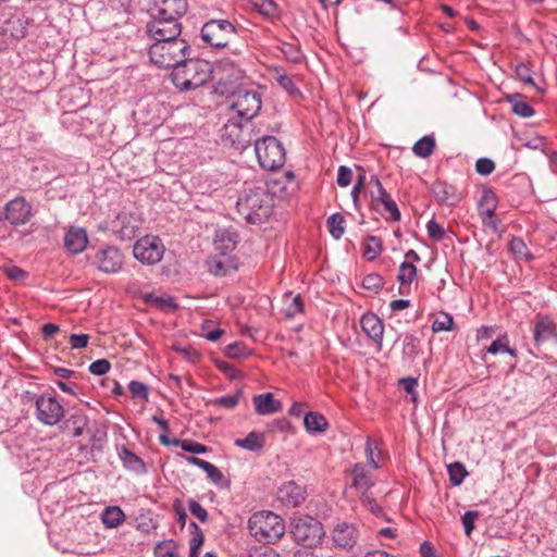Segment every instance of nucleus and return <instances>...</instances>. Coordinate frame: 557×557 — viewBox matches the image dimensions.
Returning <instances> with one entry per match:
<instances>
[{
    "label": "nucleus",
    "mask_w": 557,
    "mask_h": 557,
    "mask_svg": "<svg viewBox=\"0 0 557 557\" xmlns=\"http://www.w3.org/2000/svg\"><path fill=\"white\" fill-rule=\"evenodd\" d=\"M274 207L273 196L263 187L248 189L237 202V212L250 224H260L268 220Z\"/></svg>",
    "instance_id": "nucleus-1"
},
{
    "label": "nucleus",
    "mask_w": 557,
    "mask_h": 557,
    "mask_svg": "<svg viewBox=\"0 0 557 557\" xmlns=\"http://www.w3.org/2000/svg\"><path fill=\"white\" fill-rule=\"evenodd\" d=\"M189 53L190 46L181 37L153 40L148 50L150 62L160 69L176 66L185 61Z\"/></svg>",
    "instance_id": "nucleus-2"
},
{
    "label": "nucleus",
    "mask_w": 557,
    "mask_h": 557,
    "mask_svg": "<svg viewBox=\"0 0 557 557\" xmlns=\"http://www.w3.org/2000/svg\"><path fill=\"white\" fill-rule=\"evenodd\" d=\"M173 84L180 90L196 89L210 78L209 64L200 59H189L173 67L171 73Z\"/></svg>",
    "instance_id": "nucleus-3"
},
{
    "label": "nucleus",
    "mask_w": 557,
    "mask_h": 557,
    "mask_svg": "<svg viewBox=\"0 0 557 557\" xmlns=\"http://www.w3.org/2000/svg\"><path fill=\"white\" fill-rule=\"evenodd\" d=\"M248 529L258 541L272 543L284 535L285 523L278 515L272 511H260L249 518Z\"/></svg>",
    "instance_id": "nucleus-4"
},
{
    "label": "nucleus",
    "mask_w": 557,
    "mask_h": 557,
    "mask_svg": "<svg viewBox=\"0 0 557 557\" xmlns=\"http://www.w3.org/2000/svg\"><path fill=\"white\" fill-rule=\"evenodd\" d=\"M255 151L260 166L267 171L278 170L285 164V148L274 136L267 135L255 139Z\"/></svg>",
    "instance_id": "nucleus-5"
},
{
    "label": "nucleus",
    "mask_w": 557,
    "mask_h": 557,
    "mask_svg": "<svg viewBox=\"0 0 557 557\" xmlns=\"http://www.w3.org/2000/svg\"><path fill=\"white\" fill-rule=\"evenodd\" d=\"M290 534L294 541L306 547L317 546L324 535L322 523L310 516L295 517Z\"/></svg>",
    "instance_id": "nucleus-6"
},
{
    "label": "nucleus",
    "mask_w": 557,
    "mask_h": 557,
    "mask_svg": "<svg viewBox=\"0 0 557 557\" xmlns=\"http://www.w3.org/2000/svg\"><path fill=\"white\" fill-rule=\"evenodd\" d=\"M236 26L227 20H210L201 27V38L212 48H226L236 37Z\"/></svg>",
    "instance_id": "nucleus-7"
},
{
    "label": "nucleus",
    "mask_w": 557,
    "mask_h": 557,
    "mask_svg": "<svg viewBox=\"0 0 557 557\" xmlns=\"http://www.w3.org/2000/svg\"><path fill=\"white\" fill-rule=\"evenodd\" d=\"M231 109L246 122L255 117L261 109V95L255 90L238 89L232 92Z\"/></svg>",
    "instance_id": "nucleus-8"
},
{
    "label": "nucleus",
    "mask_w": 557,
    "mask_h": 557,
    "mask_svg": "<svg viewBox=\"0 0 557 557\" xmlns=\"http://www.w3.org/2000/svg\"><path fill=\"white\" fill-rule=\"evenodd\" d=\"M29 400L35 399L36 417L45 425H55L64 417V409L57 397L51 395H39L30 397L27 393L26 396Z\"/></svg>",
    "instance_id": "nucleus-9"
},
{
    "label": "nucleus",
    "mask_w": 557,
    "mask_h": 557,
    "mask_svg": "<svg viewBox=\"0 0 557 557\" xmlns=\"http://www.w3.org/2000/svg\"><path fill=\"white\" fill-rule=\"evenodd\" d=\"M165 248L158 236L146 235L139 238L133 248L134 257L143 264L153 265L161 261Z\"/></svg>",
    "instance_id": "nucleus-10"
},
{
    "label": "nucleus",
    "mask_w": 557,
    "mask_h": 557,
    "mask_svg": "<svg viewBox=\"0 0 557 557\" xmlns=\"http://www.w3.org/2000/svg\"><path fill=\"white\" fill-rule=\"evenodd\" d=\"M181 17L174 16H151L150 21L146 25L147 35L151 40L157 39H175L181 37L182 24Z\"/></svg>",
    "instance_id": "nucleus-11"
},
{
    "label": "nucleus",
    "mask_w": 557,
    "mask_h": 557,
    "mask_svg": "<svg viewBox=\"0 0 557 557\" xmlns=\"http://www.w3.org/2000/svg\"><path fill=\"white\" fill-rule=\"evenodd\" d=\"M143 225L139 213L123 210L111 221L110 228L120 240H131L136 237Z\"/></svg>",
    "instance_id": "nucleus-12"
},
{
    "label": "nucleus",
    "mask_w": 557,
    "mask_h": 557,
    "mask_svg": "<svg viewBox=\"0 0 557 557\" xmlns=\"http://www.w3.org/2000/svg\"><path fill=\"white\" fill-rule=\"evenodd\" d=\"M123 262L124 256L122 251L111 245L100 247L92 258V265L107 274L119 272L122 269Z\"/></svg>",
    "instance_id": "nucleus-13"
},
{
    "label": "nucleus",
    "mask_w": 557,
    "mask_h": 557,
    "mask_svg": "<svg viewBox=\"0 0 557 557\" xmlns=\"http://www.w3.org/2000/svg\"><path fill=\"white\" fill-rule=\"evenodd\" d=\"M222 140L237 150H245L252 141L251 129L246 124L228 120L222 128Z\"/></svg>",
    "instance_id": "nucleus-14"
},
{
    "label": "nucleus",
    "mask_w": 557,
    "mask_h": 557,
    "mask_svg": "<svg viewBox=\"0 0 557 557\" xmlns=\"http://www.w3.org/2000/svg\"><path fill=\"white\" fill-rule=\"evenodd\" d=\"M4 215L12 225H23L33 216V209L25 198L15 197L5 205Z\"/></svg>",
    "instance_id": "nucleus-15"
},
{
    "label": "nucleus",
    "mask_w": 557,
    "mask_h": 557,
    "mask_svg": "<svg viewBox=\"0 0 557 557\" xmlns=\"http://www.w3.org/2000/svg\"><path fill=\"white\" fill-rule=\"evenodd\" d=\"M557 337V325L553 318L546 314H536L533 326V339L540 347L545 342Z\"/></svg>",
    "instance_id": "nucleus-16"
},
{
    "label": "nucleus",
    "mask_w": 557,
    "mask_h": 557,
    "mask_svg": "<svg viewBox=\"0 0 557 557\" xmlns=\"http://www.w3.org/2000/svg\"><path fill=\"white\" fill-rule=\"evenodd\" d=\"M349 473L351 476L350 487L355 488L361 497L375 484V479L364 463H355L349 470Z\"/></svg>",
    "instance_id": "nucleus-17"
},
{
    "label": "nucleus",
    "mask_w": 557,
    "mask_h": 557,
    "mask_svg": "<svg viewBox=\"0 0 557 557\" xmlns=\"http://www.w3.org/2000/svg\"><path fill=\"white\" fill-rule=\"evenodd\" d=\"M186 0H151L150 16L182 17L187 12Z\"/></svg>",
    "instance_id": "nucleus-18"
},
{
    "label": "nucleus",
    "mask_w": 557,
    "mask_h": 557,
    "mask_svg": "<svg viewBox=\"0 0 557 557\" xmlns=\"http://www.w3.org/2000/svg\"><path fill=\"white\" fill-rule=\"evenodd\" d=\"M332 539L335 546L350 549L358 542L359 531L354 524L342 522L334 528Z\"/></svg>",
    "instance_id": "nucleus-19"
},
{
    "label": "nucleus",
    "mask_w": 557,
    "mask_h": 557,
    "mask_svg": "<svg viewBox=\"0 0 557 557\" xmlns=\"http://www.w3.org/2000/svg\"><path fill=\"white\" fill-rule=\"evenodd\" d=\"M431 193L440 205L456 206L462 199L461 193L447 182L436 181L431 186Z\"/></svg>",
    "instance_id": "nucleus-20"
},
{
    "label": "nucleus",
    "mask_w": 557,
    "mask_h": 557,
    "mask_svg": "<svg viewBox=\"0 0 557 557\" xmlns=\"http://www.w3.org/2000/svg\"><path fill=\"white\" fill-rule=\"evenodd\" d=\"M360 325L363 333L377 345V350L382 348L384 324L374 313L368 312L361 317Z\"/></svg>",
    "instance_id": "nucleus-21"
},
{
    "label": "nucleus",
    "mask_w": 557,
    "mask_h": 557,
    "mask_svg": "<svg viewBox=\"0 0 557 557\" xmlns=\"http://www.w3.org/2000/svg\"><path fill=\"white\" fill-rule=\"evenodd\" d=\"M305 488L294 481L284 483L277 492L278 499L287 507H298L305 500Z\"/></svg>",
    "instance_id": "nucleus-22"
},
{
    "label": "nucleus",
    "mask_w": 557,
    "mask_h": 557,
    "mask_svg": "<svg viewBox=\"0 0 557 557\" xmlns=\"http://www.w3.org/2000/svg\"><path fill=\"white\" fill-rule=\"evenodd\" d=\"M88 245V236L84 228L72 226L65 233L64 247L72 255L83 252Z\"/></svg>",
    "instance_id": "nucleus-23"
},
{
    "label": "nucleus",
    "mask_w": 557,
    "mask_h": 557,
    "mask_svg": "<svg viewBox=\"0 0 557 557\" xmlns=\"http://www.w3.org/2000/svg\"><path fill=\"white\" fill-rule=\"evenodd\" d=\"M117 456L126 470L137 475H144L148 472L145 461L125 445L117 448Z\"/></svg>",
    "instance_id": "nucleus-24"
},
{
    "label": "nucleus",
    "mask_w": 557,
    "mask_h": 557,
    "mask_svg": "<svg viewBox=\"0 0 557 557\" xmlns=\"http://www.w3.org/2000/svg\"><path fill=\"white\" fill-rule=\"evenodd\" d=\"M213 243L215 250L221 255H227L236 248L238 234L231 228L218 230Z\"/></svg>",
    "instance_id": "nucleus-25"
},
{
    "label": "nucleus",
    "mask_w": 557,
    "mask_h": 557,
    "mask_svg": "<svg viewBox=\"0 0 557 557\" xmlns=\"http://www.w3.org/2000/svg\"><path fill=\"white\" fill-rule=\"evenodd\" d=\"M88 424V417L82 411L71 413L61 425L63 433L70 434L72 437H79Z\"/></svg>",
    "instance_id": "nucleus-26"
},
{
    "label": "nucleus",
    "mask_w": 557,
    "mask_h": 557,
    "mask_svg": "<svg viewBox=\"0 0 557 557\" xmlns=\"http://www.w3.org/2000/svg\"><path fill=\"white\" fill-rule=\"evenodd\" d=\"M256 412L258 414H272L281 410L282 404L275 399L272 393L256 395L252 399Z\"/></svg>",
    "instance_id": "nucleus-27"
},
{
    "label": "nucleus",
    "mask_w": 557,
    "mask_h": 557,
    "mask_svg": "<svg viewBox=\"0 0 557 557\" xmlns=\"http://www.w3.org/2000/svg\"><path fill=\"white\" fill-rule=\"evenodd\" d=\"M304 425L308 433H323L329 429L327 419L318 411H309L304 417Z\"/></svg>",
    "instance_id": "nucleus-28"
},
{
    "label": "nucleus",
    "mask_w": 557,
    "mask_h": 557,
    "mask_svg": "<svg viewBox=\"0 0 557 557\" xmlns=\"http://www.w3.org/2000/svg\"><path fill=\"white\" fill-rule=\"evenodd\" d=\"M234 444L246 450L259 453L265 445V436L263 433L252 431L245 438L235 440Z\"/></svg>",
    "instance_id": "nucleus-29"
},
{
    "label": "nucleus",
    "mask_w": 557,
    "mask_h": 557,
    "mask_svg": "<svg viewBox=\"0 0 557 557\" xmlns=\"http://www.w3.org/2000/svg\"><path fill=\"white\" fill-rule=\"evenodd\" d=\"M369 185L370 197L374 209H376L377 205H382L384 201L391 198V195L386 191L377 175H372L370 177Z\"/></svg>",
    "instance_id": "nucleus-30"
},
{
    "label": "nucleus",
    "mask_w": 557,
    "mask_h": 557,
    "mask_svg": "<svg viewBox=\"0 0 557 557\" xmlns=\"http://www.w3.org/2000/svg\"><path fill=\"white\" fill-rule=\"evenodd\" d=\"M417 267L412 262H403L399 265L397 281L400 284L399 292L405 294L404 288L409 287L417 276Z\"/></svg>",
    "instance_id": "nucleus-31"
},
{
    "label": "nucleus",
    "mask_w": 557,
    "mask_h": 557,
    "mask_svg": "<svg viewBox=\"0 0 557 557\" xmlns=\"http://www.w3.org/2000/svg\"><path fill=\"white\" fill-rule=\"evenodd\" d=\"M125 520V515L120 507L106 508L101 513V521L107 528H116Z\"/></svg>",
    "instance_id": "nucleus-32"
},
{
    "label": "nucleus",
    "mask_w": 557,
    "mask_h": 557,
    "mask_svg": "<svg viewBox=\"0 0 557 557\" xmlns=\"http://www.w3.org/2000/svg\"><path fill=\"white\" fill-rule=\"evenodd\" d=\"M364 453L367 456V461L373 469H379L382 467V450L379 448V444L376 441L371 437H367Z\"/></svg>",
    "instance_id": "nucleus-33"
},
{
    "label": "nucleus",
    "mask_w": 557,
    "mask_h": 557,
    "mask_svg": "<svg viewBox=\"0 0 557 557\" xmlns=\"http://www.w3.org/2000/svg\"><path fill=\"white\" fill-rule=\"evenodd\" d=\"M383 250L382 240L373 235H368L363 242V256L369 261L376 259Z\"/></svg>",
    "instance_id": "nucleus-34"
},
{
    "label": "nucleus",
    "mask_w": 557,
    "mask_h": 557,
    "mask_svg": "<svg viewBox=\"0 0 557 557\" xmlns=\"http://www.w3.org/2000/svg\"><path fill=\"white\" fill-rule=\"evenodd\" d=\"M508 102L511 103L512 112L522 117L532 116L535 111L534 109L525 101L522 100V96L520 94H513L508 96Z\"/></svg>",
    "instance_id": "nucleus-35"
},
{
    "label": "nucleus",
    "mask_w": 557,
    "mask_h": 557,
    "mask_svg": "<svg viewBox=\"0 0 557 557\" xmlns=\"http://www.w3.org/2000/svg\"><path fill=\"white\" fill-rule=\"evenodd\" d=\"M435 149V138L433 135H426L420 138L412 147V151L417 157L429 158Z\"/></svg>",
    "instance_id": "nucleus-36"
},
{
    "label": "nucleus",
    "mask_w": 557,
    "mask_h": 557,
    "mask_svg": "<svg viewBox=\"0 0 557 557\" xmlns=\"http://www.w3.org/2000/svg\"><path fill=\"white\" fill-rule=\"evenodd\" d=\"M486 351L496 355L498 352H506L511 357H517V350L509 347L508 335L503 334L498 336L492 344L486 348Z\"/></svg>",
    "instance_id": "nucleus-37"
},
{
    "label": "nucleus",
    "mask_w": 557,
    "mask_h": 557,
    "mask_svg": "<svg viewBox=\"0 0 557 557\" xmlns=\"http://www.w3.org/2000/svg\"><path fill=\"white\" fill-rule=\"evenodd\" d=\"M344 225L345 218L341 213H333L326 220L327 230L335 239H339L344 235Z\"/></svg>",
    "instance_id": "nucleus-38"
},
{
    "label": "nucleus",
    "mask_w": 557,
    "mask_h": 557,
    "mask_svg": "<svg viewBox=\"0 0 557 557\" xmlns=\"http://www.w3.org/2000/svg\"><path fill=\"white\" fill-rule=\"evenodd\" d=\"M191 539L189 543V557H198L199 548L203 543V533L196 522H190Z\"/></svg>",
    "instance_id": "nucleus-39"
},
{
    "label": "nucleus",
    "mask_w": 557,
    "mask_h": 557,
    "mask_svg": "<svg viewBox=\"0 0 557 557\" xmlns=\"http://www.w3.org/2000/svg\"><path fill=\"white\" fill-rule=\"evenodd\" d=\"M447 471L450 484L453 486L460 485L463 482L465 478L468 475L466 467L463 466V463L459 461L448 465Z\"/></svg>",
    "instance_id": "nucleus-40"
},
{
    "label": "nucleus",
    "mask_w": 557,
    "mask_h": 557,
    "mask_svg": "<svg viewBox=\"0 0 557 557\" xmlns=\"http://www.w3.org/2000/svg\"><path fill=\"white\" fill-rule=\"evenodd\" d=\"M455 329V322L453 315L447 312H440L432 323V331L434 333L443 331H453Z\"/></svg>",
    "instance_id": "nucleus-41"
},
{
    "label": "nucleus",
    "mask_w": 557,
    "mask_h": 557,
    "mask_svg": "<svg viewBox=\"0 0 557 557\" xmlns=\"http://www.w3.org/2000/svg\"><path fill=\"white\" fill-rule=\"evenodd\" d=\"M276 83L283 88L288 95L293 97L301 96L299 88L294 83L293 78L285 72L276 71Z\"/></svg>",
    "instance_id": "nucleus-42"
},
{
    "label": "nucleus",
    "mask_w": 557,
    "mask_h": 557,
    "mask_svg": "<svg viewBox=\"0 0 557 557\" xmlns=\"http://www.w3.org/2000/svg\"><path fill=\"white\" fill-rule=\"evenodd\" d=\"M510 251L519 259L531 260L532 255L522 238L513 236L509 242Z\"/></svg>",
    "instance_id": "nucleus-43"
},
{
    "label": "nucleus",
    "mask_w": 557,
    "mask_h": 557,
    "mask_svg": "<svg viewBox=\"0 0 557 557\" xmlns=\"http://www.w3.org/2000/svg\"><path fill=\"white\" fill-rule=\"evenodd\" d=\"M172 445L180 446L184 451L191 454H205L208 451L207 446L193 440L180 441L177 438H173Z\"/></svg>",
    "instance_id": "nucleus-44"
},
{
    "label": "nucleus",
    "mask_w": 557,
    "mask_h": 557,
    "mask_svg": "<svg viewBox=\"0 0 557 557\" xmlns=\"http://www.w3.org/2000/svg\"><path fill=\"white\" fill-rule=\"evenodd\" d=\"M153 552L156 557H176L177 545L173 540H165L159 542Z\"/></svg>",
    "instance_id": "nucleus-45"
},
{
    "label": "nucleus",
    "mask_w": 557,
    "mask_h": 557,
    "mask_svg": "<svg viewBox=\"0 0 557 557\" xmlns=\"http://www.w3.org/2000/svg\"><path fill=\"white\" fill-rule=\"evenodd\" d=\"M285 301H289L285 308V315L287 318H293L304 311V301L300 295L292 296V294H286Z\"/></svg>",
    "instance_id": "nucleus-46"
},
{
    "label": "nucleus",
    "mask_w": 557,
    "mask_h": 557,
    "mask_svg": "<svg viewBox=\"0 0 557 557\" xmlns=\"http://www.w3.org/2000/svg\"><path fill=\"white\" fill-rule=\"evenodd\" d=\"M384 286V278L377 273H370L362 280V287L372 293H379Z\"/></svg>",
    "instance_id": "nucleus-47"
},
{
    "label": "nucleus",
    "mask_w": 557,
    "mask_h": 557,
    "mask_svg": "<svg viewBox=\"0 0 557 557\" xmlns=\"http://www.w3.org/2000/svg\"><path fill=\"white\" fill-rule=\"evenodd\" d=\"M420 341L417 336L409 334L404 338V347L403 354L408 359H414V357L419 354Z\"/></svg>",
    "instance_id": "nucleus-48"
},
{
    "label": "nucleus",
    "mask_w": 557,
    "mask_h": 557,
    "mask_svg": "<svg viewBox=\"0 0 557 557\" xmlns=\"http://www.w3.org/2000/svg\"><path fill=\"white\" fill-rule=\"evenodd\" d=\"M281 51L293 63H299L304 58L299 46L294 42H283Z\"/></svg>",
    "instance_id": "nucleus-49"
},
{
    "label": "nucleus",
    "mask_w": 557,
    "mask_h": 557,
    "mask_svg": "<svg viewBox=\"0 0 557 557\" xmlns=\"http://www.w3.org/2000/svg\"><path fill=\"white\" fill-rule=\"evenodd\" d=\"M258 11L267 17H276L280 14L277 4L273 0H258L256 2Z\"/></svg>",
    "instance_id": "nucleus-50"
},
{
    "label": "nucleus",
    "mask_w": 557,
    "mask_h": 557,
    "mask_svg": "<svg viewBox=\"0 0 557 557\" xmlns=\"http://www.w3.org/2000/svg\"><path fill=\"white\" fill-rule=\"evenodd\" d=\"M202 470L214 484L222 485L225 482V478L222 471L211 462L206 460Z\"/></svg>",
    "instance_id": "nucleus-51"
},
{
    "label": "nucleus",
    "mask_w": 557,
    "mask_h": 557,
    "mask_svg": "<svg viewBox=\"0 0 557 557\" xmlns=\"http://www.w3.org/2000/svg\"><path fill=\"white\" fill-rule=\"evenodd\" d=\"M225 355L230 358H240L250 355V351L244 343L235 342L225 347Z\"/></svg>",
    "instance_id": "nucleus-52"
},
{
    "label": "nucleus",
    "mask_w": 557,
    "mask_h": 557,
    "mask_svg": "<svg viewBox=\"0 0 557 557\" xmlns=\"http://www.w3.org/2000/svg\"><path fill=\"white\" fill-rule=\"evenodd\" d=\"M428 235L434 242H441L445 237L444 227L437 223L435 220H430L426 224Z\"/></svg>",
    "instance_id": "nucleus-53"
},
{
    "label": "nucleus",
    "mask_w": 557,
    "mask_h": 557,
    "mask_svg": "<svg viewBox=\"0 0 557 557\" xmlns=\"http://www.w3.org/2000/svg\"><path fill=\"white\" fill-rule=\"evenodd\" d=\"M147 300L150 301L152 305H154L157 308L165 310H174L176 309V304L172 297H158L148 295Z\"/></svg>",
    "instance_id": "nucleus-54"
},
{
    "label": "nucleus",
    "mask_w": 557,
    "mask_h": 557,
    "mask_svg": "<svg viewBox=\"0 0 557 557\" xmlns=\"http://www.w3.org/2000/svg\"><path fill=\"white\" fill-rule=\"evenodd\" d=\"M479 208H497V196L491 188L483 189Z\"/></svg>",
    "instance_id": "nucleus-55"
},
{
    "label": "nucleus",
    "mask_w": 557,
    "mask_h": 557,
    "mask_svg": "<svg viewBox=\"0 0 557 557\" xmlns=\"http://www.w3.org/2000/svg\"><path fill=\"white\" fill-rule=\"evenodd\" d=\"M239 392L235 395L221 396L212 401V405L224 407L226 409H233L238 405Z\"/></svg>",
    "instance_id": "nucleus-56"
},
{
    "label": "nucleus",
    "mask_w": 557,
    "mask_h": 557,
    "mask_svg": "<svg viewBox=\"0 0 557 557\" xmlns=\"http://www.w3.org/2000/svg\"><path fill=\"white\" fill-rule=\"evenodd\" d=\"M128 391L135 398L147 399L149 395L147 385L139 381H132L128 384Z\"/></svg>",
    "instance_id": "nucleus-57"
},
{
    "label": "nucleus",
    "mask_w": 557,
    "mask_h": 557,
    "mask_svg": "<svg viewBox=\"0 0 557 557\" xmlns=\"http://www.w3.org/2000/svg\"><path fill=\"white\" fill-rule=\"evenodd\" d=\"M188 508L193 516H195L200 522L205 523L208 521V511L195 499L188 500Z\"/></svg>",
    "instance_id": "nucleus-58"
},
{
    "label": "nucleus",
    "mask_w": 557,
    "mask_h": 557,
    "mask_svg": "<svg viewBox=\"0 0 557 557\" xmlns=\"http://www.w3.org/2000/svg\"><path fill=\"white\" fill-rule=\"evenodd\" d=\"M111 369V363L107 359H98L89 364V372L94 375H103Z\"/></svg>",
    "instance_id": "nucleus-59"
},
{
    "label": "nucleus",
    "mask_w": 557,
    "mask_h": 557,
    "mask_svg": "<svg viewBox=\"0 0 557 557\" xmlns=\"http://www.w3.org/2000/svg\"><path fill=\"white\" fill-rule=\"evenodd\" d=\"M479 517V512L474 510H469L463 513L461 517V522L465 528V533L469 536L474 529V521Z\"/></svg>",
    "instance_id": "nucleus-60"
},
{
    "label": "nucleus",
    "mask_w": 557,
    "mask_h": 557,
    "mask_svg": "<svg viewBox=\"0 0 557 557\" xmlns=\"http://www.w3.org/2000/svg\"><path fill=\"white\" fill-rule=\"evenodd\" d=\"M483 226L490 228L493 233L498 234L499 236L506 231L500 219L495 214L492 218L484 219L482 221Z\"/></svg>",
    "instance_id": "nucleus-61"
},
{
    "label": "nucleus",
    "mask_w": 557,
    "mask_h": 557,
    "mask_svg": "<svg viewBox=\"0 0 557 557\" xmlns=\"http://www.w3.org/2000/svg\"><path fill=\"white\" fill-rule=\"evenodd\" d=\"M399 385L404 388V391L411 395L412 401H417V393L416 388L418 386V381L414 377H404L399 380Z\"/></svg>",
    "instance_id": "nucleus-62"
},
{
    "label": "nucleus",
    "mask_w": 557,
    "mask_h": 557,
    "mask_svg": "<svg viewBox=\"0 0 557 557\" xmlns=\"http://www.w3.org/2000/svg\"><path fill=\"white\" fill-rule=\"evenodd\" d=\"M475 170L481 175H488L495 170V163L488 158H480L475 163Z\"/></svg>",
    "instance_id": "nucleus-63"
},
{
    "label": "nucleus",
    "mask_w": 557,
    "mask_h": 557,
    "mask_svg": "<svg viewBox=\"0 0 557 557\" xmlns=\"http://www.w3.org/2000/svg\"><path fill=\"white\" fill-rule=\"evenodd\" d=\"M249 557H280V555L269 546H259L250 550Z\"/></svg>",
    "instance_id": "nucleus-64"
}]
</instances>
